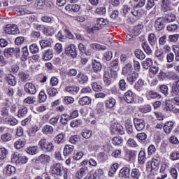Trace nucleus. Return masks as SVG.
Here are the masks:
<instances>
[{
	"mask_svg": "<svg viewBox=\"0 0 179 179\" xmlns=\"http://www.w3.org/2000/svg\"><path fill=\"white\" fill-rule=\"evenodd\" d=\"M41 150L45 152V153H48L54 150V144L51 141H47V138H42L38 143Z\"/></svg>",
	"mask_w": 179,
	"mask_h": 179,
	"instance_id": "nucleus-1",
	"label": "nucleus"
},
{
	"mask_svg": "<svg viewBox=\"0 0 179 179\" xmlns=\"http://www.w3.org/2000/svg\"><path fill=\"white\" fill-rule=\"evenodd\" d=\"M64 170H65V168H64L61 163H56L51 166V174L52 176L61 177L63 175Z\"/></svg>",
	"mask_w": 179,
	"mask_h": 179,
	"instance_id": "nucleus-2",
	"label": "nucleus"
},
{
	"mask_svg": "<svg viewBox=\"0 0 179 179\" xmlns=\"http://www.w3.org/2000/svg\"><path fill=\"white\" fill-rule=\"evenodd\" d=\"M50 157L49 155L45 154L41 155L38 157L31 159V164H48L50 163Z\"/></svg>",
	"mask_w": 179,
	"mask_h": 179,
	"instance_id": "nucleus-3",
	"label": "nucleus"
},
{
	"mask_svg": "<svg viewBox=\"0 0 179 179\" xmlns=\"http://www.w3.org/2000/svg\"><path fill=\"white\" fill-rule=\"evenodd\" d=\"M65 54L71 58H76L78 57V50H76V45L70 44L65 48Z\"/></svg>",
	"mask_w": 179,
	"mask_h": 179,
	"instance_id": "nucleus-4",
	"label": "nucleus"
},
{
	"mask_svg": "<svg viewBox=\"0 0 179 179\" xmlns=\"http://www.w3.org/2000/svg\"><path fill=\"white\" fill-rule=\"evenodd\" d=\"M5 34H17L19 33V28L17 25L13 24H8L3 27Z\"/></svg>",
	"mask_w": 179,
	"mask_h": 179,
	"instance_id": "nucleus-5",
	"label": "nucleus"
},
{
	"mask_svg": "<svg viewBox=\"0 0 179 179\" xmlns=\"http://www.w3.org/2000/svg\"><path fill=\"white\" fill-rule=\"evenodd\" d=\"M166 27V22L164 17H158L155 22V29L157 31H162Z\"/></svg>",
	"mask_w": 179,
	"mask_h": 179,
	"instance_id": "nucleus-6",
	"label": "nucleus"
},
{
	"mask_svg": "<svg viewBox=\"0 0 179 179\" xmlns=\"http://www.w3.org/2000/svg\"><path fill=\"white\" fill-rule=\"evenodd\" d=\"M24 90L25 93L28 94H36L37 93V89L36 88V85L32 83H27L24 86Z\"/></svg>",
	"mask_w": 179,
	"mask_h": 179,
	"instance_id": "nucleus-7",
	"label": "nucleus"
},
{
	"mask_svg": "<svg viewBox=\"0 0 179 179\" xmlns=\"http://www.w3.org/2000/svg\"><path fill=\"white\" fill-rule=\"evenodd\" d=\"M145 96L148 100H159L162 99V95L159 94L157 92L154 90H148L145 94Z\"/></svg>",
	"mask_w": 179,
	"mask_h": 179,
	"instance_id": "nucleus-8",
	"label": "nucleus"
},
{
	"mask_svg": "<svg viewBox=\"0 0 179 179\" xmlns=\"http://www.w3.org/2000/svg\"><path fill=\"white\" fill-rule=\"evenodd\" d=\"M134 124L137 131H143L146 125L145 120L138 118L134 119Z\"/></svg>",
	"mask_w": 179,
	"mask_h": 179,
	"instance_id": "nucleus-9",
	"label": "nucleus"
},
{
	"mask_svg": "<svg viewBox=\"0 0 179 179\" xmlns=\"http://www.w3.org/2000/svg\"><path fill=\"white\" fill-rule=\"evenodd\" d=\"M111 132L115 134L124 135V127L118 123H115L111 127Z\"/></svg>",
	"mask_w": 179,
	"mask_h": 179,
	"instance_id": "nucleus-10",
	"label": "nucleus"
},
{
	"mask_svg": "<svg viewBox=\"0 0 179 179\" xmlns=\"http://www.w3.org/2000/svg\"><path fill=\"white\" fill-rule=\"evenodd\" d=\"M126 76L127 80L129 83V85H134V83L136 82L138 78H139V74L136 71H133L132 73L127 74Z\"/></svg>",
	"mask_w": 179,
	"mask_h": 179,
	"instance_id": "nucleus-11",
	"label": "nucleus"
},
{
	"mask_svg": "<svg viewBox=\"0 0 179 179\" xmlns=\"http://www.w3.org/2000/svg\"><path fill=\"white\" fill-rule=\"evenodd\" d=\"M166 107L164 110L166 111H172V113H175V114H179V108L174 107V105L171 104V101H165Z\"/></svg>",
	"mask_w": 179,
	"mask_h": 179,
	"instance_id": "nucleus-12",
	"label": "nucleus"
},
{
	"mask_svg": "<svg viewBox=\"0 0 179 179\" xmlns=\"http://www.w3.org/2000/svg\"><path fill=\"white\" fill-rule=\"evenodd\" d=\"M89 173V169L87 166L82 167L76 174V177L78 179H82L83 177H86Z\"/></svg>",
	"mask_w": 179,
	"mask_h": 179,
	"instance_id": "nucleus-13",
	"label": "nucleus"
},
{
	"mask_svg": "<svg viewBox=\"0 0 179 179\" xmlns=\"http://www.w3.org/2000/svg\"><path fill=\"white\" fill-rule=\"evenodd\" d=\"M134 72V67L132 66V64L130 63H127L122 70V75H124V76H127V75H129V73H132Z\"/></svg>",
	"mask_w": 179,
	"mask_h": 179,
	"instance_id": "nucleus-14",
	"label": "nucleus"
},
{
	"mask_svg": "<svg viewBox=\"0 0 179 179\" xmlns=\"http://www.w3.org/2000/svg\"><path fill=\"white\" fill-rule=\"evenodd\" d=\"M18 78L21 82L26 83V82L30 80V74L26 71H20L18 73Z\"/></svg>",
	"mask_w": 179,
	"mask_h": 179,
	"instance_id": "nucleus-15",
	"label": "nucleus"
},
{
	"mask_svg": "<svg viewBox=\"0 0 179 179\" xmlns=\"http://www.w3.org/2000/svg\"><path fill=\"white\" fill-rule=\"evenodd\" d=\"M112 78H113V75L111 74V73H110V71H108V70H105L103 73V80L104 83H106L107 86H110V85H111Z\"/></svg>",
	"mask_w": 179,
	"mask_h": 179,
	"instance_id": "nucleus-16",
	"label": "nucleus"
},
{
	"mask_svg": "<svg viewBox=\"0 0 179 179\" xmlns=\"http://www.w3.org/2000/svg\"><path fill=\"white\" fill-rule=\"evenodd\" d=\"M124 99L127 101V103H134V101H135V96L134 95V92L131 90H128L124 94Z\"/></svg>",
	"mask_w": 179,
	"mask_h": 179,
	"instance_id": "nucleus-17",
	"label": "nucleus"
},
{
	"mask_svg": "<svg viewBox=\"0 0 179 179\" xmlns=\"http://www.w3.org/2000/svg\"><path fill=\"white\" fill-rule=\"evenodd\" d=\"M171 96H179V80L175 81L171 85Z\"/></svg>",
	"mask_w": 179,
	"mask_h": 179,
	"instance_id": "nucleus-18",
	"label": "nucleus"
},
{
	"mask_svg": "<svg viewBox=\"0 0 179 179\" xmlns=\"http://www.w3.org/2000/svg\"><path fill=\"white\" fill-rule=\"evenodd\" d=\"M131 170L129 168L124 167L119 172L120 178H129Z\"/></svg>",
	"mask_w": 179,
	"mask_h": 179,
	"instance_id": "nucleus-19",
	"label": "nucleus"
},
{
	"mask_svg": "<svg viewBox=\"0 0 179 179\" xmlns=\"http://www.w3.org/2000/svg\"><path fill=\"white\" fill-rule=\"evenodd\" d=\"M173 128H174V122L173 121L167 122L163 126V130L165 134H171V131H173Z\"/></svg>",
	"mask_w": 179,
	"mask_h": 179,
	"instance_id": "nucleus-20",
	"label": "nucleus"
},
{
	"mask_svg": "<svg viewBox=\"0 0 179 179\" xmlns=\"http://www.w3.org/2000/svg\"><path fill=\"white\" fill-rule=\"evenodd\" d=\"M102 68L103 66L101 65V63H100V62H98L96 59L92 61V69L95 73H99V72H101Z\"/></svg>",
	"mask_w": 179,
	"mask_h": 179,
	"instance_id": "nucleus-21",
	"label": "nucleus"
},
{
	"mask_svg": "<svg viewBox=\"0 0 179 179\" xmlns=\"http://www.w3.org/2000/svg\"><path fill=\"white\" fill-rule=\"evenodd\" d=\"M14 12L17 16H23V15L30 13V11L24 8L16 7L14 8Z\"/></svg>",
	"mask_w": 179,
	"mask_h": 179,
	"instance_id": "nucleus-22",
	"label": "nucleus"
},
{
	"mask_svg": "<svg viewBox=\"0 0 179 179\" xmlns=\"http://www.w3.org/2000/svg\"><path fill=\"white\" fill-rule=\"evenodd\" d=\"M29 113V109L26 106H22L17 111L18 118H24L27 113Z\"/></svg>",
	"mask_w": 179,
	"mask_h": 179,
	"instance_id": "nucleus-23",
	"label": "nucleus"
},
{
	"mask_svg": "<svg viewBox=\"0 0 179 179\" xmlns=\"http://www.w3.org/2000/svg\"><path fill=\"white\" fill-rule=\"evenodd\" d=\"M4 171L6 176H13L16 173V168L12 165H7L4 169Z\"/></svg>",
	"mask_w": 179,
	"mask_h": 179,
	"instance_id": "nucleus-24",
	"label": "nucleus"
},
{
	"mask_svg": "<svg viewBox=\"0 0 179 179\" xmlns=\"http://www.w3.org/2000/svg\"><path fill=\"white\" fill-rule=\"evenodd\" d=\"M80 106H87L92 103V99L87 96L80 98L78 101Z\"/></svg>",
	"mask_w": 179,
	"mask_h": 179,
	"instance_id": "nucleus-25",
	"label": "nucleus"
},
{
	"mask_svg": "<svg viewBox=\"0 0 179 179\" xmlns=\"http://www.w3.org/2000/svg\"><path fill=\"white\" fill-rule=\"evenodd\" d=\"M6 80L8 82V85L10 86H15L17 81H16V77H15L12 74H8L6 76Z\"/></svg>",
	"mask_w": 179,
	"mask_h": 179,
	"instance_id": "nucleus-26",
	"label": "nucleus"
},
{
	"mask_svg": "<svg viewBox=\"0 0 179 179\" xmlns=\"http://www.w3.org/2000/svg\"><path fill=\"white\" fill-rule=\"evenodd\" d=\"M22 56H21V61H27L29 59V49L27 48V46H24L22 48L21 50Z\"/></svg>",
	"mask_w": 179,
	"mask_h": 179,
	"instance_id": "nucleus-27",
	"label": "nucleus"
},
{
	"mask_svg": "<svg viewBox=\"0 0 179 179\" xmlns=\"http://www.w3.org/2000/svg\"><path fill=\"white\" fill-rule=\"evenodd\" d=\"M13 138V136L12 135V133H10V131H8L1 136V139L3 141V142H9L12 141V138Z\"/></svg>",
	"mask_w": 179,
	"mask_h": 179,
	"instance_id": "nucleus-28",
	"label": "nucleus"
},
{
	"mask_svg": "<svg viewBox=\"0 0 179 179\" xmlns=\"http://www.w3.org/2000/svg\"><path fill=\"white\" fill-rule=\"evenodd\" d=\"M77 79H78V82H79L81 85H83L86 83L87 80H89V77H87V76L82 73H79L77 76Z\"/></svg>",
	"mask_w": 179,
	"mask_h": 179,
	"instance_id": "nucleus-29",
	"label": "nucleus"
},
{
	"mask_svg": "<svg viewBox=\"0 0 179 179\" xmlns=\"http://www.w3.org/2000/svg\"><path fill=\"white\" fill-rule=\"evenodd\" d=\"M42 132L45 135H52L54 134V128L50 125H45L42 129Z\"/></svg>",
	"mask_w": 179,
	"mask_h": 179,
	"instance_id": "nucleus-30",
	"label": "nucleus"
},
{
	"mask_svg": "<svg viewBox=\"0 0 179 179\" xmlns=\"http://www.w3.org/2000/svg\"><path fill=\"white\" fill-rule=\"evenodd\" d=\"M149 164H150V171H152V170H156V169L159 167L160 164V161L159 160V159L152 158V161L149 162Z\"/></svg>",
	"mask_w": 179,
	"mask_h": 179,
	"instance_id": "nucleus-31",
	"label": "nucleus"
},
{
	"mask_svg": "<svg viewBox=\"0 0 179 179\" xmlns=\"http://www.w3.org/2000/svg\"><path fill=\"white\" fill-rule=\"evenodd\" d=\"M65 89L66 92H68L70 94H77L78 92H79V87L75 85L68 86Z\"/></svg>",
	"mask_w": 179,
	"mask_h": 179,
	"instance_id": "nucleus-32",
	"label": "nucleus"
},
{
	"mask_svg": "<svg viewBox=\"0 0 179 179\" xmlns=\"http://www.w3.org/2000/svg\"><path fill=\"white\" fill-rule=\"evenodd\" d=\"M144 86H145V81L142 79H139L136 82V83L134 85V89L137 90V92H141Z\"/></svg>",
	"mask_w": 179,
	"mask_h": 179,
	"instance_id": "nucleus-33",
	"label": "nucleus"
},
{
	"mask_svg": "<svg viewBox=\"0 0 179 179\" xmlns=\"http://www.w3.org/2000/svg\"><path fill=\"white\" fill-rule=\"evenodd\" d=\"M176 19H177V17H176V15L173 13H168L165 17H164L165 23H171V22L176 21Z\"/></svg>",
	"mask_w": 179,
	"mask_h": 179,
	"instance_id": "nucleus-34",
	"label": "nucleus"
},
{
	"mask_svg": "<svg viewBox=\"0 0 179 179\" xmlns=\"http://www.w3.org/2000/svg\"><path fill=\"white\" fill-rule=\"evenodd\" d=\"M155 55L156 58L159 59V61H161V62H163V61H164L166 54L164 53V52H163V50H156L155 52Z\"/></svg>",
	"mask_w": 179,
	"mask_h": 179,
	"instance_id": "nucleus-35",
	"label": "nucleus"
},
{
	"mask_svg": "<svg viewBox=\"0 0 179 179\" xmlns=\"http://www.w3.org/2000/svg\"><path fill=\"white\" fill-rule=\"evenodd\" d=\"M115 99L114 98H110L106 101L105 106L106 108H114V107H115Z\"/></svg>",
	"mask_w": 179,
	"mask_h": 179,
	"instance_id": "nucleus-36",
	"label": "nucleus"
},
{
	"mask_svg": "<svg viewBox=\"0 0 179 179\" xmlns=\"http://www.w3.org/2000/svg\"><path fill=\"white\" fill-rule=\"evenodd\" d=\"M109 68L110 71H118V69H120V67L118 66V59H115L110 62Z\"/></svg>",
	"mask_w": 179,
	"mask_h": 179,
	"instance_id": "nucleus-37",
	"label": "nucleus"
},
{
	"mask_svg": "<svg viewBox=\"0 0 179 179\" xmlns=\"http://www.w3.org/2000/svg\"><path fill=\"white\" fill-rule=\"evenodd\" d=\"M166 76L168 79H171L172 80H179V76L177 73L173 72V71H169L166 73Z\"/></svg>",
	"mask_w": 179,
	"mask_h": 179,
	"instance_id": "nucleus-38",
	"label": "nucleus"
},
{
	"mask_svg": "<svg viewBox=\"0 0 179 179\" xmlns=\"http://www.w3.org/2000/svg\"><path fill=\"white\" fill-rule=\"evenodd\" d=\"M38 152L39 150H38V146L28 147L27 148V153H28V155H37Z\"/></svg>",
	"mask_w": 179,
	"mask_h": 179,
	"instance_id": "nucleus-39",
	"label": "nucleus"
},
{
	"mask_svg": "<svg viewBox=\"0 0 179 179\" xmlns=\"http://www.w3.org/2000/svg\"><path fill=\"white\" fill-rule=\"evenodd\" d=\"M138 160L140 164H143V163H145V161L146 160V153L145 151L141 150L139 152Z\"/></svg>",
	"mask_w": 179,
	"mask_h": 179,
	"instance_id": "nucleus-40",
	"label": "nucleus"
},
{
	"mask_svg": "<svg viewBox=\"0 0 179 179\" xmlns=\"http://www.w3.org/2000/svg\"><path fill=\"white\" fill-rule=\"evenodd\" d=\"M148 41L150 45H156L157 43V38L155 34H150L148 36Z\"/></svg>",
	"mask_w": 179,
	"mask_h": 179,
	"instance_id": "nucleus-41",
	"label": "nucleus"
},
{
	"mask_svg": "<svg viewBox=\"0 0 179 179\" xmlns=\"http://www.w3.org/2000/svg\"><path fill=\"white\" fill-rule=\"evenodd\" d=\"M46 92L50 97H54V96H57V93H58V90L52 87H47Z\"/></svg>",
	"mask_w": 179,
	"mask_h": 179,
	"instance_id": "nucleus-42",
	"label": "nucleus"
},
{
	"mask_svg": "<svg viewBox=\"0 0 179 179\" xmlns=\"http://www.w3.org/2000/svg\"><path fill=\"white\" fill-rule=\"evenodd\" d=\"M134 55L135 57H136V58H138V59H141V61L145 59V58L146 57L145 53H143V51L139 49L135 50Z\"/></svg>",
	"mask_w": 179,
	"mask_h": 179,
	"instance_id": "nucleus-43",
	"label": "nucleus"
},
{
	"mask_svg": "<svg viewBox=\"0 0 179 179\" xmlns=\"http://www.w3.org/2000/svg\"><path fill=\"white\" fill-rule=\"evenodd\" d=\"M71 119L69 115L64 113L61 115L60 122L63 125H66L68 124V121H69Z\"/></svg>",
	"mask_w": 179,
	"mask_h": 179,
	"instance_id": "nucleus-44",
	"label": "nucleus"
},
{
	"mask_svg": "<svg viewBox=\"0 0 179 179\" xmlns=\"http://www.w3.org/2000/svg\"><path fill=\"white\" fill-rule=\"evenodd\" d=\"M131 176L134 179H139L141 178V171L138 169H133L131 171Z\"/></svg>",
	"mask_w": 179,
	"mask_h": 179,
	"instance_id": "nucleus-45",
	"label": "nucleus"
},
{
	"mask_svg": "<svg viewBox=\"0 0 179 179\" xmlns=\"http://www.w3.org/2000/svg\"><path fill=\"white\" fill-rule=\"evenodd\" d=\"M73 152V145H66L64 149V155L68 156L71 155Z\"/></svg>",
	"mask_w": 179,
	"mask_h": 179,
	"instance_id": "nucleus-46",
	"label": "nucleus"
},
{
	"mask_svg": "<svg viewBox=\"0 0 179 179\" xmlns=\"http://www.w3.org/2000/svg\"><path fill=\"white\" fill-rule=\"evenodd\" d=\"M92 134L93 131L88 129H83L81 132V135L85 138V139H90V138H92Z\"/></svg>",
	"mask_w": 179,
	"mask_h": 179,
	"instance_id": "nucleus-47",
	"label": "nucleus"
},
{
	"mask_svg": "<svg viewBox=\"0 0 179 179\" xmlns=\"http://www.w3.org/2000/svg\"><path fill=\"white\" fill-rule=\"evenodd\" d=\"M43 34L45 36H47V37H51L54 34V29L53 28H48L47 27H45L43 29Z\"/></svg>",
	"mask_w": 179,
	"mask_h": 179,
	"instance_id": "nucleus-48",
	"label": "nucleus"
},
{
	"mask_svg": "<svg viewBox=\"0 0 179 179\" xmlns=\"http://www.w3.org/2000/svg\"><path fill=\"white\" fill-rule=\"evenodd\" d=\"M52 55H53L52 50L49 49L43 55V59L44 61H50V59L52 58Z\"/></svg>",
	"mask_w": 179,
	"mask_h": 179,
	"instance_id": "nucleus-49",
	"label": "nucleus"
},
{
	"mask_svg": "<svg viewBox=\"0 0 179 179\" xmlns=\"http://www.w3.org/2000/svg\"><path fill=\"white\" fill-rule=\"evenodd\" d=\"M152 65H153V60H152L150 58H148L143 62V66L145 68V69H149Z\"/></svg>",
	"mask_w": 179,
	"mask_h": 179,
	"instance_id": "nucleus-50",
	"label": "nucleus"
},
{
	"mask_svg": "<svg viewBox=\"0 0 179 179\" xmlns=\"http://www.w3.org/2000/svg\"><path fill=\"white\" fill-rule=\"evenodd\" d=\"M142 47L145 52H146V54H148V55L152 54V49L150 48V46H149V44L146 43V41H143Z\"/></svg>",
	"mask_w": 179,
	"mask_h": 179,
	"instance_id": "nucleus-51",
	"label": "nucleus"
},
{
	"mask_svg": "<svg viewBox=\"0 0 179 179\" xmlns=\"http://www.w3.org/2000/svg\"><path fill=\"white\" fill-rule=\"evenodd\" d=\"M40 45L42 50L47 48V47H51V41H50L48 39H43L40 41Z\"/></svg>",
	"mask_w": 179,
	"mask_h": 179,
	"instance_id": "nucleus-52",
	"label": "nucleus"
},
{
	"mask_svg": "<svg viewBox=\"0 0 179 179\" xmlns=\"http://www.w3.org/2000/svg\"><path fill=\"white\" fill-rule=\"evenodd\" d=\"M24 145H26V141L20 139L14 143V146L15 149H22V148L24 147Z\"/></svg>",
	"mask_w": 179,
	"mask_h": 179,
	"instance_id": "nucleus-53",
	"label": "nucleus"
},
{
	"mask_svg": "<svg viewBox=\"0 0 179 179\" xmlns=\"http://www.w3.org/2000/svg\"><path fill=\"white\" fill-rule=\"evenodd\" d=\"M96 110L98 114H103L104 113V103L99 102L96 104Z\"/></svg>",
	"mask_w": 179,
	"mask_h": 179,
	"instance_id": "nucleus-54",
	"label": "nucleus"
},
{
	"mask_svg": "<svg viewBox=\"0 0 179 179\" xmlns=\"http://www.w3.org/2000/svg\"><path fill=\"white\" fill-rule=\"evenodd\" d=\"M169 159L173 162H176V160H179V152L178 151H173L169 155Z\"/></svg>",
	"mask_w": 179,
	"mask_h": 179,
	"instance_id": "nucleus-55",
	"label": "nucleus"
},
{
	"mask_svg": "<svg viewBox=\"0 0 179 179\" xmlns=\"http://www.w3.org/2000/svg\"><path fill=\"white\" fill-rule=\"evenodd\" d=\"M92 88L94 92H101L103 90V87L100 85V84L96 83V82H92L91 83Z\"/></svg>",
	"mask_w": 179,
	"mask_h": 179,
	"instance_id": "nucleus-56",
	"label": "nucleus"
},
{
	"mask_svg": "<svg viewBox=\"0 0 179 179\" xmlns=\"http://www.w3.org/2000/svg\"><path fill=\"white\" fill-rule=\"evenodd\" d=\"M55 142H57V143H64V142H65V135H64L62 133H60L56 136Z\"/></svg>",
	"mask_w": 179,
	"mask_h": 179,
	"instance_id": "nucleus-57",
	"label": "nucleus"
},
{
	"mask_svg": "<svg viewBox=\"0 0 179 179\" xmlns=\"http://www.w3.org/2000/svg\"><path fill=\"white\" fill-rule=\"evenodd\" d=\"M38 131V127L34 126L27 131V134H28L29 136H34V135H36V133Z\"/></svg>",
	"mask_w": 179,
	"mask_h": 179,
	"instance_id": "nucleus-58",
	"label": "nucleus"
},
{
	"mask_svg": "<svg viewBox=\"0 0 179 179\" xmlns=\"http://www.w3.org/2000/svg\"><path fill=\"white\" fill-rule=\"evenodd\" d=\"M136 138L138 139V141H141V142L145 143V142H146V139H148V135H146L145 133H139L136 135Z\"/></svg>",
	"mask_w": 179,
	"mask_h": 179,
	"instance_id": "nucleus-59",
	"label": "nucleus"
},
{
	"mask_svg": "<svg viewBox=\"0 0 179 179\" xmlns=\"http://www.w3.org/2000/svg\"><path fill=\"white\" fill-rule=\"evenodd\" d=\"M106 7L104 6L98 7L95 10V13H96V15H100L101 16L106 15Z\"/></svg>",
	"mask_w": 179,
	"mask_h": 179,
	"instance_id": "nucleus-60",
	"label": "nucleus"
},
{
	"mask_svg": "<svg viewBox=\"0 0 179 179\" xmlns=\"http://www.w3.org/2000/svg\"><path fill=\"white\" fill-rule=\"evenodd\" d=\"M13 55V48L4 50V56L6 57V58H12Z\"/></svg>",
	"mask_w": 179,
	"mask_h": 179,
	"instance_id": "nucleus-61",
	"label": "nucleus"
},
{
	"mask_svg": "<svg viewBox=\"0 0 179 179\" xmlns=\"http://www.w3.org/2000/svg\"><path fill=\"white\" fill-rule=\"evenodd\" d=\"M29 51L31 54H37L38 52L39 49L37 44L34 43L29 46Z\"/></svg>",
	"mask_w": 179,
	"mask_h": 179,
	"instance_id": "nucleus-62",
	"label": "nucleus"
},
{
	"mask_svg": "<svg viewBox=\"0 0 179 179\" xmlns=\"http://www.w3.org/2000/svg\"><path fill=\"white\" fill-rule=\"evenodd\" d=\"M8 155V150L5 148H0V160H3V159L6 158Z\"/></svg>",
	"mask_w": 179,
	"mask_h": 179,
	"instance_id": "nucleus-63",
	"label": "nucleus"
},
{
	"mask_svg": "<svg viewBox=\"0 0 179 179\" xmlns=\"http://www.w3.org/2000/svg\"><path fill=\"white\" fill-rule=\"evenodd\" d=\"M127 143L129 148H138V143L134 138H129Z\"/></svg>",
	"mask_w": 179,
	"mask_h": 179,
	"instance_id": "nucleus-64",
	"label": "nucleus"
}]
</instances>
